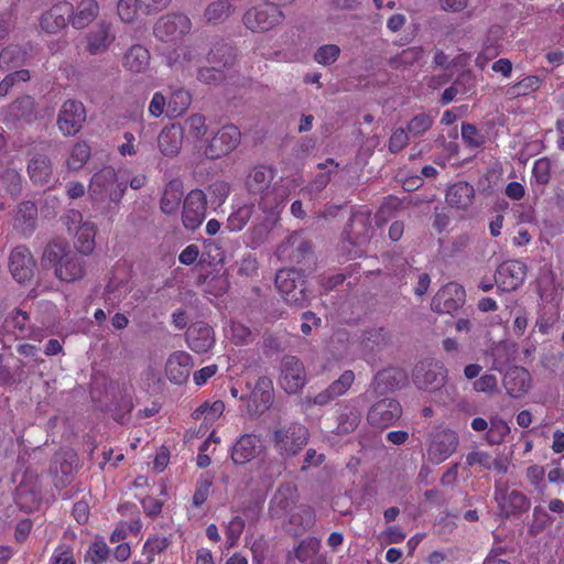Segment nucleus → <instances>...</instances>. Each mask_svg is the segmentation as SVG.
<instances>
[{"mask_svg": "<svg viewBox=\"0 0 564 564\" xmlns=\"http://www.w3.org/2000/svg\"><path fill=\"white\" fill-rule=\"evenodd\" d=\"M446 369L441 362H421L413 371V381L419 389L435 392L444 387L446 382Z\"/></svg>", "mask_w": 564, "mask_h": 564, "instance_id": "9b49d317", "label": "nucleus"}, {"mask_svg": "<svg viewBox=\"0 0 564 564\" xmlns=\"http://www.w3.org/2000/svg\"><path fill=\"white\" fill-rule=\"evenodd\" d=\"M212 486L213 479L208 475H204L197 480L195 492L193 496V505L195 507H200L204 505V502L207 500L209 496Z\"/></svg>", "mask_w": 564, "mask_h": 564, "instance_id": "4d7b16f0", "label": "nucleus"}, {"mask_svg": "<svg viewBox=\"0 0 564 564\" xmlns=\"http://www.w3.org/2000/svg\"><path fill=\"white\" fill-rule=\"evenodd\" d=\"M224 411L225 403L221 400L206 401L193 412V417L200 420L208 427L223 415Z\"/></svg>", "mask_w": 564, "mask_h": 564, "instance_id": "4c0bfd02", "label": "nucleus"}, {"mask_svg": "<svg viewBox=\"0 0 564 564\" xmlns=\"http://www.w3.org/2000/svg\"><path fill=\"white\" fill-rule=\"evenodd\" d=\"M552 163L547 158L538 159L532 167L534 181L540 185H546L551 180Z\"/></svg>", "mask_w": 564, "mask_h": 564, "instance_id": "6e6d98bb", "label": "nucleus"}, {"mask_svg": "<svg viewBox=\"0 0 564 564\" xmlns=\"http://www.w3.org/2000/svg\"><path fill=\"white\" fill-rule=\"evenodd\" d=\"M192 368V357L183 350L171 354L165 364L166 376L175 384L184 383L188 379Z\"/></svg>", "mask_w": 564, "mask_h": 564, "instance_id": "5701e85b", "label": "nucleus"}, {"mask_svg": "<svg viewBox=\"0 0 564 564\" xmlns=\"http://www.w3.org/2000/svg\"><path fill=\"white\" fill-rule=\"evenodd\" d=\"M360 412L352 406H345L338 416V430L341 433L352 432L360 422Z\"/></svg>", "mask_w": 564, "mask_h": 564, "instance_id": "c03bdc74", "label": "nucleus"}, {"mask_svg": "<svg viewBox=\"0 0 564 564\" xmlns=\"http://www.w3.org/2000/svg\"><path fill=\"white\" fill-rule=\"evenodd\" d=\"M465 303V290L457 283H448L434 295L431 308L436 313L452 314Z\"/></svg>", "mask_w": 564, "mask_h": 564, "instance_id": "ddd939ff", "label": "nucleus"}, {"mask_svg": "<svg viewBox=\"0 0 564 564\" xmlns=\"http://www.w3.org/2000/svg\"><path fill=\"white\" fill-rule=\"evenodd\" d=\"M86 120L85 107L80 101L67 100L59 111L57 124L65 135L76 134Z\"/></svg>", "mask_w": 564, "mask_h": 564, "instance_id": "f3484780", "label": "nucleus"}, {"mask_svg": "<svg viewBox=\"0 0 564 564\" xmlns=\"http://www.w3.org/2000/svg\"><path fill=\"white\" fill-rule=\"evenodd\" d=\"M37 217V208L32 202H23L19 205L14 226L24 235H30L34 228Z\"/></svg>", "mask_w": 564, "mask_h": 564, "instance_id": "f704fd0d", "label": "nucleus"}, {"mask_svg": "<svg viewBox=\"0 0 564 564\" xmlns=\"http://www.w3.org/2000/svg\"><path fill=\"white\" fill-rule=\"evenodd\" d=\"M150 64L149 51L139 44L131 46L123 56V66L132 73L144 72Z\"/></svg>", "mask_w": 564, "mask_h": 564, "instance_id": "72a5a7b5", "label": "nucleus"}, {"mask_svg": "<svg viewBox=\"0 0 564 564\" xmlns=\"http://www.w3.org/2000/svg\"><path fill=\"white\" fill-rule=\"evenodd\" d=\"M234 48L226 43L215 44L207 53V62L217 67H229L235 61Z\"/></svg>", "mask_w": 564, "mask_h": 564, "instance_id": "58836bf2", "label": "nucleus"}, {"mask_svg": "<svg viewBox=\"0 0 564 564\" xmlns=\"http://www.w3.org/2000/svg\"><path fill=\"white\" fill-rule=\"evenodd\" d=\"M182 129L184 130V135L186 134L188 139L198 142L207 134L208 126L203 115L194 113L185 119Z\"/></svg>", "mask_w": 564, "mask_h": 564, "instance_id": "ea45409f", "label": "nucleus"}, {"mask_svg": "<svg viewBox=\"0 0 564 564\" xmlns=\"http://www.w3.org/2000/svg\"><path fill=\"white\" fill-rule=\"evenodd\" d=\"M28 172L35 184H45L52 175L51 161L46 155L36 154L28 165Z\"/></svg>", "mask_w": 564, "mask_h": 564, "instance_id": "e433bc0d", "label": "nucleus"}, {"mask_svg": "<svg viewBox=\"0 0 564 564\" xmlns=\"http://www.w3.org/2000/svg\"><path fill=\"white\" fill-rule=\"evenodd\" d=\"M192 30L191 19L178 12L162 15L155 23L153 33L161 42H173L182 39Z\"/></svg>", "mask_w": 564, "mask_h": 564, "instance_id": "0eeeda50", "label": "nucleus"}, {"mask_svg": "<svg viewBox=\"0 0 564 564\" xmlns=\"http://www.w3.org/2000/svg\"><path fill=\"white\" fill-rule=\"evenodd\" d=\"M184 130L182 126L171 124L165 127L158 138V145L164 156L173 158L182 149Z\"/></svg>", "mask_w": 564, "mask_h": 564, "instance_id": "bb28decb", "label": "nucleus"}, {"mask_svg": "<svg viewBox=\"0 0 564 564\" xmlns=\"http://www.w3.org/2000/svg\"><path fill=\"white\" fill-rule=\"evenodd\" d=\"M307 429L301 424L294 423L283 426L274 432V446L282 455H296L307 443Z\"/></svg>", "mask_w": 564, "mask_h": 564, "instance_id": "6e6552de", "label": "nucleus"}, {"mask_svg": "<svg viewBox=\"0 0 564 564\" xmlns=\"http://www.w3.org/2000/svg\"><path fill=\"white\" fill-rule=\"evenodd\" d=\"M43 262L53 267L55 276L63 282H75L86 273L85 259L72 251L64 240H53L46 246Z\"/></svg>", "mask_w": 564, "mask_h": 564, "instance_id": "f03ea898", "label": "nucleus"}, {"mask_svg": "<svg viewBox=\"0 0 564 564\" xmlns=\"http://www.w3.org/2000/svg\"><path fill=\"white\" fill-rule=\"evenodd\" d=\"M433 118L427 113H419L408 122V133L411 137H419L425 133L433 124Z\"/></svg>", "mask_w": 564, "mask_h": 564, "instance_id": "3c124183", "label": "nucleus"}, {"mask_svg": "<svg viewBox=\"0 0 564 564\" xmlns=\"http://www.w3.org/2000/svg\"><path fill=\"white\" fill-rule=\"evenodd\" d=\"M321 541L316 538H308L303 540L294 550L295 557L301 562L307 561L311 556L315 555L319 549Z\"/></svg>", "mask_w": 564, "mask_h": 564, "instance_id": "13d9d810", "label": "nucleus"}, {"mask_svg": "<svg viewBox=\"0 0 564 564\" xmlns=\"http://www.w3.org/2000/svg\"><path fill=\"white\" fill-rule=\"evenodd\" d=\"M186 341L193 351L207 352L215 344L214 332L205 323H195L187 332Z\"/></svg>", "mask_w": 564, "mask_h": 564, "instance_id": "a878e982", "label": "nucleus"}, {"mask_svg": "<svg viewBox=\"0 0 564 564\" xmlns=\"http://www.w3.org/2000/svg\"><path fill=\"white\" fill-rule=\"evenodd\" d=\"M283 20V12L273 3L252 7L242 17L243 25L252 32L270 31L281 24Z\"/></svg>", "mask_w": 564, "mask_h": 564, "instance_id": "423d86ee", "label": "nucleus"}, {"mask_svg": "<svg viewBox=\"0 0 564 564\" xmlns=\"http://www.w3.org/2000/svg\"><path fill=\"white\" fill-rule=\"evenodd\" d=\"M290 521L292 523H299L306 529L314 524L315 514L312 508L307 506H300L297 513L292 514Z\"/></svg>", "mask_w": 564, "mask_h": 564, "instance_id": "774afa93", "label": "nucleus"}, {"mask_svg": "<svg viewBox=\"0 0 564 564\" xmlns=\"http://www.w3.org/2000/svg\"><path fill=\"white\" fill-rule=\"evenodd\" d=\"M29 317L22 311H15L13 315L6 321V327L13 333L17 338H25L29 336L26 327Z\"/></svg>", "mask_w": 564, "mask_h": 564, "instance_id": "49530a36", "label": "nucleus"}, {"mask_svg": "<svg viewBox=\"0 0 564 564\" xmlns=\"http://www.w3.org/2000/svg\"><path fill=\"white\" fill-rule=\"evenodd\" d=\"M138 0H119L118 15L124 23H131L137 17Z\"/></svg>", "mask_w": 564, "mask_h": 564, "instance_id": "69168bd1", "label": "nucleus"}, {"mask_svg": "<svg viewBox=\"0 0 564 564\" xmlns=\"http://www.w3.org/2000/svg\"><path fill=\"white\" fill-rule=\"evenodd\" d=\"M245 529V520L236 516L234 517L228 524L226 525V550H230L235 547L243 532Z\"/></svg>", "mask_w": 564, "mask_h": 564, "instance_id": "09e8293b", "label": "nucleus"}, {"mask_svg": "<svg viewBox=\"0 0 564 564\" xmlns=\"http://www.w3.org/2000/svg\"><path fill=\"white\" fill-rule=\"evenodd\" d=\"M525 275V264L520 260H511L499 265L495 279L501 290L514 291L522 285Z\"/></svg>", "mask_w": 564, "mask_h": 564, "instance_id": "aec40b11", "label": "nucleus"}, {"mask_svg": "<svg viewBox=\"0 0 564 564\" xmlns=\"http://www.w3.org/2000/svg\"><path fill=\"white\" fill-rule=\"evenodd\" d=\"M503 383L512 398H520L529 391L531 376L524 368L513 367L506 372Z\"/></svg>", "mask_w": 564, "mask_h": 564, "instance_id": "7c9ffc66", "label": "nucleus"}, {"mask_svg": "<svg viewBox=\"0 0 564 564\" xmlns=\"http://www.w3.org/2000/svg\"><path fill=\"white\" fill-rule=\"evenodd\" d=\"M458 437L451 430H442L432 434L427 446L429 459L434 464L446 460L457 448Z\"/></svg>", "mask_w": 564, "mask_h": 564, "instance_id": "2eb2a0df", "label": "nucleus"}, {"mask_svg": "<svg viewBox=\"0 0 564 564\" xmlns=\"http://www.w3.org/2000/svg\"><path fill=\"white\" fill-rule=\"evenodd\" d=\"M109 557V547L102 539H96L85 554V561L90 564H101Z\"/></svg>", "mask_w": 564, "mask_h": 564, "instance_id": "a18cd8bd", "label": "nucleus"}, {"mask_svg": "<svg viewBox=\"0 0 564 564\" xmlns=\"http://www.w3.org/2000/svg\"><path fill=\"white\" fill-rule=\"evenodd\" d=\"M296 497V487L294 484H282L270 501L271 516L275 518L286 516L295 505Z\"/></svg>", "mask_w": 564, "mask_h": 564, "instance_id": "393cba45", "label": "nucleus"}, {"mask_svg": "<svg viewBox=\"0 0 564 564\" xmlns=\"http://www.w3.org/2000/svg\"><path fill=\"white\" fill-rule=\"evenodd\" d=\"M90 158V148L86 142L76 143L66 161L68 170L78 171L80 170Z\"/></svg>", "mask_w": 564, "mask_h": 564, "instance_id": "37998d69", "label": "nucleus"}, {"mask_svg": "<svg viewBox=\"0 0 564 564\" xmlns=\"http://www.w3.org/2000/svg\"><path fill=\"white\" fill-rule=\"evenodd\" d=\"M241 140L239 129L234 124L221 127L204 147L203 153L208 159H219L232 152Z\"/></svg>", "mask_w": 564, "mask_h": 564, "instance_id": "9d476101", "label": "nucleus"}, {"mask_svg": "<svg viewBox=\"0 0 564 564\" xmlns=\"http://www.w3.org/2000/svg\"><path fill=\"white\" fill-rule=\"evenodd\" d=\"M340 50L335 44L323 45L314 54V59L321 65H330L336 62Z\"/></svg>", "mask_w": 564, "mask_h": 564, "instance_id": "bf43d9fd", "label": "nucleus"}, {"mask_svg": "<svg viewBox=\"0 0 564 564\" xmlns=\"http://www.w3.org/2000/svg\"><path fill=\"white\" fill-rule=\"evenodd\" d=\"M197 79L204 84H218L224 79V73L220 67L212 65L198 69Z\"/></svg>", "mask_w": 564, "mask_h": 564, "instance_id": "338daca9", "label": "nucleus"}, {"mask_svg": "<svg viewBox=\"0 0 564 564\" xmlns=\"http://www.w3.org/2000/svg\"><path fill=\"white\" fill-rule=\"evenodd\" d=\"M275 286L283 300L294 306L308 303L303 274L296 269H283L276 273Z\"/></svg>", "mask_w": 564, "mask_h": 564, "instance_id": "39448f33", "label": "nucleus"}, {"mask_svg": "<svg viewBox=\"0 0 564 564\" xmlns=\"http://www.w3.org/2000/svg\"><path fill=\"white\" fill-rule=\"evenodd\" d=\"M24 59V54L18 46H9L0 53V67L2 69H10L11 67L19 66Z\"/></svg>", "mask_w": 564, "mask_h": 564, "instance_id": "5fc2aeb1", "label": "nucleus"}, {"mask_svg": "<svg viewBox=\"0 0 564 564\" xmlns=\"http://www.w3.org/2000/svg\"><path fill=\"white\" fill-rule=\"evenodd\" d=\"M251 217V207L241 206L231 213L227 219V229L229 231H240Z\"/></svg>", "mask_w": 564, "mask_h": 564, "instance_id": "8fccbe9b", "label": "nucleus"}, {"mask_svg": "<svg viewBox=\"0 0 564 564\" xmlns=\"http://www.w3.org/2000/svg\"><path fill=\"white\" fill-rule=\"evenodd\" d=\"M445 198L449 207L466 210L474 202L475 189L467 182H457L447 188Z\"/></svg>", "mask_w": 564, "mask_h": 564, "instance_id": "c85d7f7f", "label": "nucleus"}, {"mask_svg": "<svg viewBox=\"0 0 564 564\" xmlns=\"http://www.w3.org/2000/svg\"><path fill=\"white\" fill-rule=\"evenodd\" d=\"M261 451V442L256 435H242L231 448V459L235 464H246Z\"/></svg>", "mask_w": 564, "mask_h": 564, "instance_id": "cd10ccee", "label": "nucleus"}, {"mask_svg": "<svg viewBox=\"0 0 564 564\" xmlns=\"http://www.w3.org/2000/svg\"><path fill=\"white\" fill-rule=\"evenodd\" d=\"M275 171L271 166L253 167L247 178L249 193L258 197L259 208L271 216H278L292 191L302 184L300 178H285L281 184H272Z\"/></svg>", "mask_w": 564, "mask_h": 564, "instance_id": "f257e3e1", "label": "nucleus"}, {"mask_svg": "<svg viewBox=\"0 0 564 564\" xmlns=\"http://www.w3.org/2000/svg\"><path fill=\"white\" fill-rule=\"evenodd\" d=\"M9 268L14 280L23 283L32 279L35 260L28 248L19 246L11 251Z\"/></svg>", "mask_w": 564, "mask_h": 564, "instance_id": "412c9836", "label": "nucleus"}, {"mask_svg": "<svg viewBox=\"0 0 564 564\" xmlns=\"http://www.w3.org/2000/svg\"><path fill=\"white\" fill-rule=\"evenodd\" d=\"M127 184L119 182L113 167L105 166L97 171L90 180L88 194L95 202L109 199L119 203L124 196Z\"/></svg>", "mask_w": 564, "mask_h": 564, "instance_id": "7ed1b4c3", "label": "nucleus"}, {"mask_svg": "<svg viewBox=\"0 0 564 564\" xmlns=\"http://www.w3.org/2000/svg\"><path fill=\"white\" fill-rule=\"evenodd\" d=\"M34 101L30 97H23L15 100L10 106V113L17 119L29 117L33 112Z\"/></svg>", "mask_w": 564, "mask_h": 564, "instance_id": "e2e57ef3", "label": "nucleus"}, {"mask_svg": "<svg viewBox=\"0 0 564 564\" xmlns=\"http://www.w3.org/2000/svg\"><path fill=\"white\" fill-rule=\"evenodd\" d=\"M171 544L166 536H152L147 540L143 545V555L147 557L148 563L154 561L155 555L165 551Z\"/></svg>", "mask_w": 564, "mask_h": 564, "instance_id": "de8ad7c7", "label": "nucleus"}, {"mask_svg": "<svg viewBox=\"0 0 564 564\" xmlns=\"http://www.w3.org/2000/svg\"><path fill=\"white\" fill-rule=\"evenodd\" d=\"M401 414L402 409L399 402L391 398H384L369 409L367 420L375 427L387 429L393 425Z\"/></svg>", "mask_w": 564, "mask_h": 564, "instance_id": "f8f14e48", "label": "nucleus"}, {"mask_svg": "<svg viewBox=\"0 0 564 564\" xmlns=\"http://www.w3.org/2000/svg\"><path fill=\"white\" fill-rule=\"evenodd\" d=\"M510 433V426L500 416L494 415L490 417V425L486 434V441L490 445H499L505 442Z\"/></svg>", "mask_w": 564, "mask_h": 564, "instance_id": "79ce46f5", "label": "nucleus"}, {"mask_svg": "<svg viewBox=\"0 0 564 564\" xmlns=\"http://www.w3.org/2000/svg\"><path fill=\"white\" fill-rule=\"evenodd\" d=\"M68 232H74V247L82 256H89L95 250L97 226L95 223L84 220L77 210H69L64 217Z\"/></svg>", "mask_w": 564, "mask_h": 564, "instance_id": "20e7f679", "label": "nucleus"}, {"mask_svg": "<svg viewBox=\"0 0 564 564\" xmlns=\"http://www.w3.org/2000/svg\"><path fill=\"white\" fill-rule=\"evenodd\" d=\"M397 371L394 369H383L379 371L373 380V388L377 392L383 393L393 390L395 387Z\"/></svg>", "mask_w": 564, "mask_h": 564, "instance_id": "603ef678", "label": "nucleus"}, {"mask_svg": "<svg viewBox=\"0 0 564 564\" xmlns=\"http://www.w3.org/2000/svg\"><path fill=\"white\" fill-rule=\"evenodd\" d=\"M206 216V196L200 189L191 191L184 199L182 221L186 229L195 230Z\"/></svg>", "mask_w": 564, "mask_h": 564, "instance_id": "4468645a", "label": "nucleus"}, {"mask_svg": "<svg viewBox=\"0 0 564 564\" xmlns=\"http://www.w3.org/2000/svg\"><path fill=\"white\" fill-rule=\"evenodd\" d=\"M355 381V373L351 370H346L343 375L335 380L328 388L324 391L317 393L314 397L306 395L304 399V404L310 405H326L336 398L345 394L351 384Z\"/></svg>", "mask_w": 564, "mask_h": 564, "instance_id": "6ab92c4d", "label": "nucleus"}, {"mask_svg": "<svg viewBox=\"0 0 564 564\" xmlns=\"http://www.w3.org/2000/svg\"><path fill=\"white\" fill-rule=\"evenodd\" d=\"M98 13L99 6L95 0H82L76 11L73 10L70 14V23L75 29H85L97 18Z\"/></svg>", "mask_w": 564, "mask_h": 564, "instance_id": "473e14b6", "label": "nucleus"}, {"mask_svg": "<svg viewBox=\"0 0 564 564\" xmlns=\"http://www.w3.org/2000/svg\"><path fill=\"white\" fill-rule=\"evenodd\" d=\"M235 12V7L225 0L210 2L204 11V21L212 25L225 22Z\"/></svg>", "mask_w": 564, "mask_h": 564, "instance_id": "c9c22d12", "label": "nucleus"}, {"mask_svg": "<svg viewBox=\"0 0 564 564\" xmlns=\"http://www.w3.org/2000/svg\"><path fill=\"white\" fill-rule=\"evenodd\" d=\"M557 321L558 313L556 311L551 308H543L539 313L534 327L538 328L541 334L546 335L553 329Z\"/></svg>", "mask_w": 564, "mask_h": 564, "instance_id": "864d4df0", "label": "nucleus"}, {"mask_svg": "<svg viewBox=\"0 0 564 564\" xmlns=\"http://www.w3.org/2000/svg\"><path fill=\"white\" fill-rule=\"evenodd\" d=\"M273 400V386L268 377H260L248 397V410L252 415L262 414Z\"/></svg>", "mask_w": 564, "mask_h": 564, "instance_id": "4be33fe9", "label": "nucleus"}, {"mask_svg": "<svg viewBox=\"0 0 564 564\" xmlns=\"http://www.w3.org/2000/svg\"><path fill=\"white\" fill-rule=\"evenodd\" d=\"M202 46L196 43L181 45L166 55L167 65L176 72H185L195 67L202 57Z\"/></svg>", "mask_w": 564, "mask_h": 564, "instance_id": "a211bd4d", "label": "nucleus"}, {"mask_svg": "<svg viewBox=\"0 0 564 564\" xmlns=\"http://www.w3.org/2000/svg\"><path fill=\"white\" fill-rule=\"evenodd\" d=\"M279 383L288 393H296L305 386L306 373L297 358L290 356L283 359Z\"/></svg>", "mask_w": 564, "mask_h": 564, "instance_id": "dca6fc26", "label": "nucleus"}, {"mask_svg": "<svg viewBox=\"0 0 564 564\" xmlns=\"http://www.w3.org/2000/svg\"><path fill=\"white\" fill-rule=\"evenodd\" d=\"M117 150L119 154L123 158L127 156H135L139 152V143L132 132H124L122 134V140L118 143Z\"/></svg>", "mask_w": 564, "mask_h": 564, "instance_id": "052dcab7", "label": "nucleus"}, {"mask_svg": "<svg viewBox=\"0 0 564 564\" xmlns=\"http://www.w3.org/2000/svg\"><path fill=\"white\" fill-rule=\"evenodd\" d=\"M192 97L184 89L173 90L167 98V116L178 117L189 107Z\"/></svg>", "mask_w": 564, "mask_h": 564, "instance_id": "a19ab883", "label": "nucleus"}, {"mask_svg": "<svg viewBox=\"0 0 564 564\" xmlns=\"http://www.w3.org/2000/svg\"><path fill=\"white\" fill-rule=\"evenodd\" d=\"M30 79V73L26 69H20L7 75L0 83V96H7L11 87L19 82H26Z\"/></svg>", "mask_w": 564, "mask_h": 564, "instance_id": "0e129e2a", "label": "nucleus"}, {"mask_svg": "<svg viewBox=\"0 0 564 564\" xmlns=\"http://www.w3.org/2000/svg\"><path fill=\"white\" fill-rule=\"evenodd\" d=\"M495 501L502 517H510L530 509V500L518 490H509L508 485L502 480L495 484Z\"/></svg>", "mask_w": 564, "mask_h": 564, "instance_id": "1a4fd4ad", "label": "nucleus"}, {"mask_svg": "<svg viewBox=\"0 0 564 564\" xmlns=\"http://www.w3.org/2000/svg\"><path fill=\"white\" fill-rule=\"evenodd\" d=\"M73 6L68 2H61L53 6L41 18V28L48 33H56L64 29L70 21Z\"/></svg>", "mask_w": 564, "mask_h": 564, "instance_id": "b1692460", "label": "nucleus"}, {"mask_svg": "<svg viewBox=\"0 0 564 564\" xmlns=\"http://www.w3.org/2000/svg\"><path fill=\"white\" fill-rule=\"evenodd\" d=\"M183 198V183L180 178L171 180L164 187L160 199V209L166 215L178 212Z\"/></svg>", "mask_w": 564, "mask_h": 564, "instance_id": "2f4dec72", "label": "nucleus"}, {"mask_svg": "<svg viewBox=\"0 0 564 564\" xmlns=\"http://www.w3.org/2000/svg\"><path fill=\"white\" fill-rule=\"evenodd\" d=\"M462 138L469 148H480L485 143V137L470 123H463Z\"/></svg>", "mask_w": 564, "mask_h": 564, "instance_id": "680f3d73", "label": "nucleus"}, {"mask_svg": "<svg viewBox=\"0 0 564 564\" xmlns=\"http://www.w3.org/2000/svg\"><path fill=\"white\" fill-rule=\"evenodd\" d=\"M115 39L116 35L111 32V24L101 21L87 35V50L90 54L104 53L109 48Z\"/></svg>", "mask_w": 564, "mask_h": 564, "instance_id": "c756f323", "label": "nucleus"}]
</instances>
